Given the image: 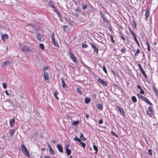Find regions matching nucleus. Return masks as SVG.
Returning a JSON list of instances; mask_svg holds the SVG:
<instances>
[{
  "label": "nucleus",
  "instance_id": "1",
  "mask_svg": "<svg viewBox=\"0 0 158 158\" xmlns=\"http://www.w3.org/2000/svg\"><path fill=\"white\" fill-rule=\"evenodd\" d=\"M43 70L44 71V78L46 80H48L49 78L48 72H49V69L48 67H44Z\"/></svg>",
  "mask_w": 158,
  "mask_h": 158
},
{
  "label": "nucleus",
  "instance_id": "2",
  "mask_svg": "<svg viewBox=\"0 0 158 158\" xmlns=\"http://www.w3.org/2000/svg\"><path fill=\"white\" fill-rule=\"evenodd\" d=\"M21 148L23 154L29 157V154L28 151L23 144H21Z\"/></svg>",
  "mask_w": 158,
  "mask_h": 158
},
{
  "label": "nucleus",
  "instance_id": "3",
  "mask_svg": "<svg viewBox=\"0 0 158 158\" xmlns=\"http://www.w3.org/2000/svg\"><path fill=\"white\" fill-rule=\"evenodd\" d=\"M20 48L23 52H31L32 50L28 47L25 46L23 45L22 47H20Z\"/></svg>",
  "mask_w": 158,
  "mask_h": 158
},
{
  "label": "nucleus",
  "instance_id": "4",
  "mask_svg": "<svg viewBox=\"0 0 158 158\" xmlns=\"http://www.w3.org/2000/svg\"><path fill=\"white\" fill-rule=\"evenodd\" d=\"M69 56L70 58L74 62L77 63L76 60V57L74 56L73 53L71 51H70L69 52Z\"/></svg>",
  "mask_w": 158,
  "mask_h": 158
},
{
  "label": "nucleus",
  "instance_id": "5",
  "mask_svg": "<svg viewBox=\"0 0 158 158\" xmlns=\"http://www.w3.org/2000/svg\"><path fill=\"white\" fill-rule=\"evenodd\" d=\"M98 81L103 86H106L107 85V83L100 78L98 79Z\"/></svg>",
  "mask_w": 158,
  "mask_h": 158
},
{
  "label": "nucleus",
  "instance_id": "6",
  "mask_svg": "<svg viewBox=\"0 0 158 158\" xmlns=\"http://www.w3.org/2000/svg\"><path fill=\"white\" fill-rule=\"evenodd\" d=\"M36 37L37 40L41 42H43L44 40L43 36L39 34H37Z\"/></svg>",
  "mask_w": 158,
  "mask_h": 158
},
{
  "label": "nucleus",
  "instance_id": "7",
  "mask_svg": "<svg viewBox=\"0 0 158 158\" xmlns=\"http://www.w3.org/2000/svg\"><path fill=\"white\" fill-rule=\"evenodd\" d=\"M10 62L9 61H6L3 63L2 66L3 68H5L10 66Z\"/></svg>",
  "mask_w": 158,
  "mask_h": 158
},
{
  "label": "nucleus",
  "instance_id": "8",
  "mask_svg": "<svg viewBox=\"0 0 158 158\" xmlns=\"http://www.w3.org/2000/svg\"><path fill=\"white\" fill-rule=\"evenodd\" d=\"M9 38L8 35L6 34H2L1 35V39L3 42H5L6 39H8Z\"/></svg>",
  "mask_w": 158,
  "mask_h": 158
},
{
  "label": "nucleus",
  "instance_id": "9",
  "mask_svg": "<svg viewBox=\"0 0 158 158\" xmlns=\"http://www.w3.org/2000/svg\"><path fill=\"white\" fill-rule=\"evenodd\" d=\"M10 124L11 127H13L15 123V119L14 118L10 119L9 120Z\"/></svg>",
  "mask_w": 158,
  "mask_h": 158
},
{
  "label": "nucleus",
  "instance_id": "10",
  "mask_svg": "<svg viewBox=\"0 0 158 158\" xmlns=\"http://www.w3.org/2000/svg\"><path fill=\"white\" fill-rule=\"evenodd\" d=\"M90 44L91 45L92 47L94 49V52H95L96 53H98V49L94 45L91 43H90Z\"/></svg>",
  "mask_w": 158,
  "mask_h": 158
},
{
  "label": "nucleus",
  "instance_id": "11",
  "mask_svg": "<svg viewBox=\"0 0 158 158\" xmlns=\"http://www.w3.org/2000/svg\"><path fill=\"white\" fill-rule=\"evenodd\" d=\"M16 130L17 129H13L12 130L9 131V133L10 137L14 135V134L15 133V131H16Z\"/></svg>",
  "mask_w": 158,
  "mask_h": 158
},
{
  "label": "nucleus",
  "instance_id": "12",
  "mask_svg": "<svg viewBox=\"0 0 158 158\" xmlns=\"http://www.w3.org/2000/svg\"><path fill=\"white\" fill-rule=\"evenodd\" d=\"M68 147L69 145L66 146L65 149L66 152L67 153L68 156L70 155L71 154V150L68 148Z\"/></svg>",
  "mask_w": 158,
  "mask_h": 158
},
{
  "label": "nucleus",
  "instance_id": "13",
  "mask_svg": "<svg viewBox=\"0 0 158 158\" xmlns=\"http://www.w3.org/2000/svg\"><path fill=\"white\" fill-rule=\"evenodd\" d=\"M57 147L59 150V151L60 152H62L63 150L62 149V147L61 145L60 144H58L57 145Z\"/></svg>",
  "mask_w": 158,
  "mask_h": 158
},
{
  "label": "nucleus",
  "instance_id": "14",
  "mask_svg": "<svg viewBox=\"0 0 158 158\" xmlns=\"http://www.w3.org/2000/svg\"><path fill=\"white\" fill-rule=\"evenodd\" d=\"M149 15V12L148 10H147L145 13V19H147Z\"/></svg>",
  "mask_w": 158,
  "mask_h": 158
},
{
  "label": "nucleus",
  "instance_id": "15",
  "mask_svg": "<svg viewBox=\"0 0 158 158\" xmlns=\"http://www.w3.org/2000/svg\"><path fill=\"white\" fill-rule=\"evenodd\" d=\"M152 111V108L151 107H149L148 108L147 111L148 114V115H151V114Z\"/></svg>",
  "mask_w": 158,
  "mask_h": 158
},
{
  "label": "nucleus",
  "instance_id": "16",
  "mask_svg": "<svg viewBox=\"0 0 158 158\" xmlns=\"http://www.w3.org/2000/svg\"><path fill=\"white\" fill-rule=\"evenodd\" d=\"M117 108L121 114L123 115H125V114L124 110L118 106L117 107Z\"/></svg>",
  "mask_w": 158,
  "mask_h": 158
},
{
  "label": "nucleus",
  "instance_id": "17",
  "mask_svg": "<svg viewBox=\"0 0 158 158\" xmlns=\"http://www.w3.org/2000/svg\"><path fill=\"white\" fill-rule=\"evenodd\" d=\"M80 135L79 137L83 141L85 140V138L83 136V134L82 132L80 133Z\"/></svg>",
  "mask_w": 158,
  "mask_h": 158
},
{
  "label": "nucleus",
  "instance_id": "18",
  "mask_svg": "<svg viewBox=\"0 0 158 158\" xmlns=\"http://www.w3.org/2000/svg\"><path fill=\"white\" fill-rule=\"evenodd\" d=\"M61 83L62 84V87L63 88H66L67 87V85L66 84L64 83V81L63 78H61Z\"/></svg>",
  "mask_w": 158,
  "mask_h": 158
},
{
  "label": "nucleus",
  "instance_id": "19",
  "mask_svg": "<svg viewBox=\"0 0 158 158\" xmlns=\"http://www.w3.org/2000/svg\"><path fill=\"white\" fill-rule=\"evenodd\" d=\"M53 94L55 97L56 98L57 100L59 99V98L57 96L58 94H59V93L57 92V91H55L53 93Z\"/></svg>",
  "mask_w": 158,
  "mask_h": 158
},
{
  "label": "nucleus",
  "instance_id": "20",
  "mask_svg": "<svg viewBox=\"0 0 158 158\" xmlns=\"http://www.w3.org/2000/svg\"><path fill=\"white\" fill-rule=\"evenodd\" d=\"M153 90L155 92V94L156 96H158V90L153 85Z\"/></svg>",
  "mask_w": 158,
  "mask_h": 158
},
{
  "label": "nucleus",
  "instance_id": "21",
  "mask_svg": "<svg viewBox=\"0 0 158 158\" xmlns=\"http://www.w3.org/2000/svg\"><path fill=\"white\" fill-rule=\"evenodd\" d=\"M93 147L95 151V152L94 153L96 154H97L98 151V149L97 147L95 145H93Z\"/></svg>",
  "mask_w": 158,
  "mask_h": 158
},
{
  "label": "nucleus",
  "instance_id": "22",
  "mask_svg": "<svg viewBox=\"0 0 158 158\" xmlns=\"http://www.w3.org/2000/svg\"><path fill=\"white\" fill-rule=\"evenodd\" d=\"M49 151L52 155H54L55 154V152L52 148L49 149Z\"/></svg>",
  "mask_w": 158,
  "mask_h": 158
},
{
  "label": "nucleus",
  "instance_id": "23",
  "mask_svg": "<svg viewBox=\"0 0 158 158\" xmlns=\"http://www.w3.org/2000/svg\"><path fill=\"white\" fill-rule=\"evenodd\" d=\"M90 101V99L89 98H86L85 99V102L86 104H88Z\"/></svg>",
  "mask_w": 158,
  "mask_h": 158
},
{
  "label": "nucleus",
  "instance_id": "24",
  "mask_svg": "<svg viewBox=\"0 0 158 158\" xmlns=\"http://www.w3.org/2000/svg\"><path fill=\"white\" fill-rule=\"evenodd\" d=\"M145 44L147 46V49L148 51H150V48L148 42V41H147L145 43Z\"/></svg>",
  "mask_w": 158,
  "mask_h": 158
},
{
  "label": "nucleus",
  "instance_id": "25",
  "mask_svg": "<svg viewBox=\"0 0 158 158\" xmlns=\"http://www.w3.org/2000/svg\"><path fill=\"white\" fill-rule=\"evenodd\" d=\"M97 107L98 109H100L101 110L102 109L103 106L101 104H98L97 105Z\"/></svg>",
  "mask_w": 158,
  "mask_h": 158
},
{
  "label": "nucleus",
  "instance_id": "26",
  "mask_svg": "<svg viewBox=\"0 0 158 158\" xmlns=\"http://www.w3.org/2000/svg\"><path fill=\"white\" fill-rule=\"evenodd\" d=\"M39 48L42 50H44V47L43 44L41 43L39 46Z\"/></svg>",
  "mask_w": 158,
  "mask_h": 158
},
{
  "label": "nucleus",
  "instance_id": "27",
  "mask_svg": "<svg viewBox=\"0 0 158 158\" xmlns=\"http://www.w3.org/2000/svg\"><path fill=\"white\" fill-rule=\"evenodd\" d=\"M140 71L141 72V73H142L143 75L144 76L145 78H147V76L146 74V73H145V72H144V70L143 69V70Z\"/></svg>",
  "mask_w": 158,
  "mask_h": 158
},
{
  "label": "nucleus",
  "instance_id": "28",
  "mask_svg": "<svg viewBox=\"0 0 158 158\" xmlns=\"http://www.w3.org/2000/svg\"><path fill=\"white\" fill-rule=\"evenodd\" d=\"M79 122L78 121H73L72 123V124L73 125L75 126L76 125H78L79 124Z\"/></svg>",
  "mask_w": 158,
  "mask_h": 158
},
{
  "label": "nucleus",
  "instance_id": "29",
  "mask_svg": "<svg viewBox=\"0 0 158 158\" xmlns=\"http://www.w3.org/2000/svg\"><path fill=\"white\" fill-rule=\"evenodd\" d=\"M49 5L51 7L53 8H54L55 7V6L53 5V3L52 1H50L49 2Z\"/></svg>",
  "mask_w": 158,
  "mask_h": 158
},
{
  "label": "nucleus",
  "instance_id": "30",
  "mask_svg": "<svg viewBox=\"0 0 158 158\" xmlns=\"http://www.w3.org/2000/svg\"><path fill=\"white\" fill-rule=\"evenodd\" d=\"M131 99L134 102H137L136 98L135 96H132L131 98Z\"/></svg>",
  "mask_w": 158,
  "mask_h": 158
},
{
  "label": "nucleus",
  "instance_id": "31",
  "mask_svg": "<svg viewBox=\"0 0 158 158\" xmlns=\"http://www.w3.org/2000/svg\"><path fill=\"white\" fill-rule=\"evenodd\" d=\"M64 30H65L67 32H68L69 31V29L68 28V27L66 26H64Z\"/></svg>",
  "mask_w": 158,
  "mask_h": 158
},
{
  "label": "nucleus",
  "instance_id": "32",
  "mask_svg": "<svg viewBox=\"0 0 158 158\" xmlns=\"http://www.w3.org/2000/svg\"><path fill=\"white\" fill-rule=\"evenodd\" d=\"M80 142V143L81 145L82 146V147L83 148H85L86 146V144L82 142L81 140V142Z\"/></svg>",
  "mask_w": 158,
  "mask_h": 158
},
{
  "label": "nucleus",
  "instance_id": "33",
  "mask_svg": "<svg viewBox=\"0 0 158 158\" xmlns=\"http://www.w3.org/2000/svg\"><path fill=\"white\" fill-rule=\"evenodd\" d=\"M52 42H53V43L54 44V45L55 46L57 47H59L58 44L56 41V40H55L54 41H53Z\"/></svg>",
  "mask_w": 158,
  "mask_h": 158
},
{
  "label": "nucleus",
  "instance_id": "34",
  "mask_svg": "<svg viewBox=\"0 0 158 158\" xmlns=\"http://www.w3.org/2000/svg\"><path fill=\"white\" fill-rule=\"evenodd\" d=\"M110 38L111 41H112V43H114L115 42V41L114 40L113 37L112 35H110Z\"/></svg>",
  "mask_w": 158,
  "mask_h": 158
},
{
  "label": "nucleus",
  "instance_id": "35",
  "mask_svg": "<svg viewBox=\"0 0 158 158\" xmlns=\"http://www.w3.org/2000/svg\"><path fill=\"white\" fill-rule=\"evenodd\" d=\"M82 47L83 48H86L88 47V45L85 43H83L82 44Z\"/></svg>",
  "mask_w": 158,
  "mask_h": 158
},
{
  "label": "nucleus",
  "instance_id": "36",
  "mask_svg": "<svg viewBox=\"0 0 158 158\" xmlns=\"http://www.w3.org/2000/svg\"><path fill=\"white\" fill-rule=\"evenodd\" d=\"M129 31L131 32V35L134 38L135 37H136L135 33L132 30H130Z\"/></svg>",
  "mask_w": 158,
  "mask_h": 158
},
{
  "label": "nucleus",
  "instance_id": "37",
  "mask_svg": "<svg viewBox=\"0 0 158 158\" xmlns=\"http://www.w3.org/2000/svg\"><path fill=\"white\" fill-rule=\"evenodd\" d=\"M134 40H135V42L136 43L137 45L138 46H139V43L137 40V38H136V37H135L134 38Z\"/></svg>",
  "mask_w": 158,
  "mask_h": 158
},
{
  "label": "nucleus",
  "instance_id": "38",
  "mask_svg": "<svg viewBox=\"0 0 158 158\" xmlns=\"http://www.w3.org/2000/svg\"><path fill=\"white\" fill-rule=\"evenodd\" d=\"M74 141H77L78 142H81V139L77 138V137H75L73 138Z\"/></svg>",
  "mask_w": 158,
  "mask_h": 158
},
{
  "label": "nucleus",
  "instance_id": "39",
  "mask_svg": "<svg viewBox=\"0 0 158 158\" xmlns=\"http://www.w3.org/2000/svg\"><path fill=\"white\" fill-rule=\"evenodd\" d=\"M137 96L139 98H141V99H143V98L144 97H143V96H141V95H140L139 94H137Z\"/></svg>",
  "mask_w": 158,
  "mask_h": 158
},
{
  "label": "nucleus",
  "instance_id": "40",
  "mask_svg": "<svg viewBox=\"0 0 158 158\" xmlns=\"http://www.w3.org/2000/svg\"><path fill=\"white\" fill-rule=\"evenodd\" d=\"M103 71L106 73H107V70H106V69L105 68V66L104 65L103 66Z\"/></svg>",
  "mask_w": 158,
  "mask_h": 158
},
{
  "label": "nucleus",
  "instance_id": "41",
  "mask_svg": "<svg viewBox=\"0 0 158 158\" xmlns=\"http://www.w3.org/2000/svg\"><path fill=\"white\" fill-rule=\"evenodd\" d=\"M54 33H52V34L51 35V37L52 41L55 40L54 37Z\"/></svg>",
  "mask_w": 158,
  "mask_h": 158
},
{
  "label": "nucleus",
  "instance_id": "42",
  "mask_svg": "<svg viewBox=\"0 0 158 158\" xmlns=\"http://www.w3.org/2000/svg\"><path fill=\"white\" fill-rule=\"evenodd\" d=\"M139 52H140V50L139 49H137L136 53L135 54V56H137V54L139 53Z\"/></svg>",
  "mask_w": 158,
  "mask_h": 158
},
{
  "label": "nucleus",
  "instance_id": "43",
  "mask_svg": "<svg viewBox=\"0 0 158 158\" xmlns=\"http://www.w3.org/2000/svg\"><path fill=\"white\" fill-rule=\"evenodd\" d=\"M143 100L146 103H147V102L149 101V100L145 97H144Z\"/></svg>",
  "mask_w": 158,
  "mask_h": 158
},
{
  "label": "nucleus",
  "instance_id": "44",
  "mask_svg": "<svg viewBox=\"0 0 158 158\" xmlns=\"http://www.w3.org/2000/svg\"><path fill=\"white\" fill-rule=\"evenodd\" d=\"M148 152L150 155L151 156L152 155V150L151 149H148Z\"/></svg>",
  "mask_w": 158,
  "mask_h": 158
},
{
  "label": "nucleus",
  "instance_id": "45",
  "mask_svg": "<svg viewBox=\"0 0 158 158\" xmlns=\"http://www.w3.org/2000/svg\"><path fill=\"white\" fill-rule=\"evenodd\" d=\"M2 86L4 88L6 89V84L5 83H3L2 84Z\"/></svg>",
  "mask_w": 158,
  "mask_h": 158
},
{
  "label": "nucleus",
  "instance_id": "46",
  "mask_svg": "<svg viewBox=\"0 0 158 158\" xmlns=\"http://www.w3.org/2000/svg\"><path fill=\"white\" fill-rule=\"evenodd\" d=\"M138 66L140 71H141V70H143L141 64H138Z\"/></svg>",
  "mask_w": 158,
  "mask_h": 158
},
{
  "label": "nucleus",
  "instance_id": "47",
  "mask_svg": "<svg viewBox=\"0 0 158 158\" xmlns=\"http://www.w3.org/2000/svg\"><path fill=\"white\" fill-rule=\"evenodd\" d=\"M125 48L124 47L122 48L121 49V51L123 53L124 52H125Z\"/></svg>",
  "mask_w": 158,
  "mask_h": 158
},
{
  "label": "nucleus",
  "instance_id": "48",
  "mask_svg": "<svg viewBox=\"0 0 158 158\" xmlns=\"http://www.w3.org/2000/svg\"><path fill=\"white\" fill-rule=\"evenodd\" d=\"M77 91L78 92H79L80 94H81L82 92L81 91L80 89L79 88H77Z\"/></svg>",
  "mask_w": 158,
  "mask_h": 158
},
{
  "label": "nucleus",
  "instance_id": "49",
  "mask_svg": "<svg viewBox=\"0 0 158 158\" xmlns=\"http://www.w3.org/2000/svg\"><path fill=\"white\" fill-rule=\"evenodd\" d=\"M140 93L141 94H144V91L142 89H140Z\"/></svg>",
  "mask_w": 158,
  "mask_h": 158
},
{
  "label": "nucleus",
  "instance_id": "50",
  "mask_svg": "<svg viewBox=\"0 0 158 158\" xmlns=\"http://www.w3.org/2000/svg\"><path fill=\"white\" fill-rule=\"evenodd\" d=\"M103 121L102 119H100L99 121V123L100 124H102L103 123Z\"/></svg>",
  "mask_w": 158,
  "mask_h": 158
},
{
  "label": "nucleus",
  "instance_id": "51",
  "mask_svg": "<svg viewBox=\"0 0 158 158\" xmlns=\"http://www.w3.org/2000/svg\"><path fill=\"white\" fill-rule=\"evenodd\" d=\"M87 7V6L86 5H84L82 7V8L84 10Z\"/></svg>",
  "mask_w": 158,
  "mask_h": 158
},
{
  "label": "nucleus",
  "instance_id": "52",
  "mask_svg": "<svg viewBox=\"0 0 158 158\" xmlns=\"http://www.w3.org/2000/svg\"><path fill=\"white\" fill-rule=\"evenodd\" d=\"M47 146L48 147V148L49 149H50V148H52L50 145L48 143H47Z\"/></svg>",
  "mask_w": 158,
  "mask_h": 158
},
{
  "label": "nucleus",
  "instance_id": "53",
  "mask_svg": "<svg viewBox=\"0 0 158 158\" xmlns=\"http://www.w3.org/2000/svg\"><path fill=\"white\" fill-rule=\"evenodd\" d=\"M147 103L148 104H149V105H151V106H152V103H151V102L149 101H149H148L147 102Z\"/></svg>",
  "mask_w": 158,
  "mask_h": 158
},
{
  "label": "nucleus",
  "instance_id": "54",
  "mask_svg": "<svg viewBox=\"0 0 158 158\" xmlns=\"http://www.w3.org/2000/svg\"><path fill=\"white\" fill-rule=\"evenodd\" d=\"M53 9L54 10V11L56 13H57L58 12L57 10L56 9L55 7L54 8H53Z\"/></svg>",
  "mask_w": 158,
  "mask_h": 158
},
{
  "label": "nucleus",
  "instance_id": "55",
  "mask_svg": "<svg viewBox=\"0 0 158 158\" xmlns=\"http://www.w3.org/2000/svg\"><path fill=\"white\" fill-rule=\"evenodd\" d=\"M121 37L122 38V39H123V41H124V42H125V38L124 37H123V36H121Z\"/></svg>",
  "mask_w": 158,
  "mask_h": 158
},
{
  "label": "nucleus",
  "instance_id": "56",
  "mask_svg": "<svg viewBox=\"0 0 158 158\" xmlns=\"http://www.w3.org/2000/svg\"><path fill=\"white\" fill-rule=\"evenodd\" d=\"M5 92L6 93V94L8 96L9 95V93H8L7 91V90H6Z\"/></svg>",
  "mask_w": 158,
  "mask_h": 158
},
{
  "label": "nucleus",
  "instance_id": "57",
  "mask_svg": "<svg viewBox=\"0 0 158 158\" xmlns=\"http://www.w3.org/2000/svg\"><path fill=\"white\" fill-rule=\"evenodd\" d=\"M137 87L139 89H142V88H141V87L139 85H137Z\"/></svg>",
  "mask_w": 158,
  "mask_h": 158
},
{
  "label": "nucleus",
  "instance_id": "58",
  "mask_svg": "<svg viewBox=\"0 0 158 158\" xmlns=\"http://www.w3.org/2000/svg\"><path fill=\"white\" fill-rule=\"evenodd\" d=\"M52 142L54 143H55L56 142V140L55 139H52Z\"/></svg>",
  "mask_w": 158,
  "mask_h": 158
},
{
  "label": "nucleus",
  "instance_id": "59",
  "mask_svg": "<svg viewBox=\"0 0 158 158\" xmlns=\"http://www.w3.org/2000/svg\"><path fill=\"white\" fill-rule=\"evenodd\" d=\"M75 10L76 11H80V10L79 9V8H77Z\"/></svg>",
  "mask_w": 158,
  "mask_h": 158
},
{
  "label": "nucleus",
  "instance_id": "60",
  "mask_svg": "<svg viewBox=\"0 0 158 158\" xmlns=\"http://www.w3.org/2000/svg\"><path fill=\"white\" fill-rule=\"evenodd\" d=\"M56 13L57 14V15H58V16L59 17L60 16V14L58 11L57 13Z\"/></svg>",
  "mask_w": 158,
  "mask_h": 158
},
{
  "label": "nucleus",
  "instance_id": "61",
  "mask_svg": "<svg viewBox=\"0 0 158 158\" xmlns=\"http://www.w3.org/2000/svg\"><path fill=\"white\" fill-rule=\"evenodd\" d=\"M44 158H50V157L49 156H47L45 157Z\"/></svg>",
  "mask_w": 158,
  "mask_h": 158
},
{
  "label": "nucleus",
  "instance_id": "62",
  "mask_svg": "<svg viewBox=\"0 0 158 158\" xmlns=\"http://www.w3.org/2000/svg\"><path fill=\"white\" fill-rule=\"evenodd\" d=\"M89 117V115H88V114H87L86 115V117L87 118H88Z\"/></svg>",
  "mask_w": 158,
  "mask_h": 158
},
{
  "label": "nucleus",
  "instance_id": "63",
  "mask_svg": "<svg viewBox=\"0 0 158 158\" xmlns=\"http://www.w3.org/2000/svg\"><path fill=\"white\" fill-rule=\"evenodd\" d=\"M74 15L76 16H77V13H74Z\"/></svg>",
  "mask_w": 158,
  "mask_h": 158
},
{
  "label": "nucleus",
  "instance_id": "64",
  "mask_svg": "<svg viewBox=\"0 0 158 158\" xmlns=\"http://www.w3.org/2000/svg\"><path fill=\"white\" fill-rule=\"evenodd\" d=\"M69 158H72V156H70Z\"/></svg>",
  "mask_w": 158,
  "mask_h": 158
}]
</instances>
